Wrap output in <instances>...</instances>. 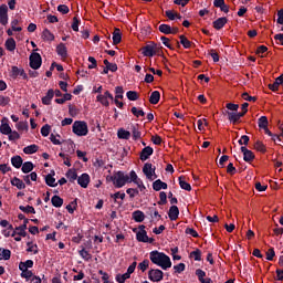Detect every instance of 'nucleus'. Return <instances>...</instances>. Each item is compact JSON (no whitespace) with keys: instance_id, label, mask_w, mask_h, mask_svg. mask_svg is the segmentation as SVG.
Instances as JSON below:
<instances>
[{"instance_id":"e433bc0d","label":"nucleus","mask_w":283,"mask_h":283,"mask_svg":"<svg viewBox=\"0 0 283 283\" xmlns=\"http://www.w3.org/2000/svg\"><path fill=\"white\" fill-rule=\"evenodd\" d=\"M254 149L261 154H266V146L261 140H256L254 144Z\"/></svg>"},{"instance_id":"9b49d317","label":"nucleus","mask_w":283,"mask_h":283,"mask_svg":"<svg viewBox=\"0 0 283 283\" xmlns=\"http://www.w3.org/2000/svg\"><path fill=\"white\" fill-rule=\"evenodd\" d=\"M241 151L243 153L244 163H253V160H255V154H253L252 150H249L247 146H242Z\"/></svg>"},{"instance_id":"f3484780","label":"nucleus","mask_w":283,"mask_h":283,"mask_svg":"<svg viewBox=\"0 0 283 283\" xmlns=\"http://www.w3.org/2000/svg\"><path fill=\"white\" fill-rule=\"evenodd\" d=\"M11 165L15 169H21L23 167V158L19 155L11 157Z\"/></svg>"},{"instance_id":"603ef678","label":"nucleus","mask_w":283,"mask_h":283,"mask_svg":"<svg viewBox=\"0 0 283 283\" xmlns=\"http://www.w3.org/2000/svg\"><path fill=\"white\" fill-rule=\"evenodd\" d=\"M132 114L136 116V118H140V116H145V112L143 108H137L136 106H133L130 109Z\"/></svg>"},{"instance_id":"ea45409f","label":"nucleus","mask_w":283,"mask_h":283,"mask_svg":"<svg viewBox=\"0 0 283 283\" xmlns=\"http://www.w3.org/2000/svg\"><path fill=\"white\" fill-rule=\"evenodd\" d=\"M258 125L260 129H266V127H269V118H266V116H261L259 118Z\"/></svg>"},{"instance_id":"8fccbe9b","label":"nucleus","mask_w":283,"mask_h":283,"mask_svg":"<svg viewBox=\"0 0 283 283\" xmlns=\"http://www.w3.org/2000/svg\"><path fill=\"white\" fill-rule=\"evenodd\" d=\"M129 277H132V276L126 272V273H124V274H117L116 277H115V280H116V282H118V283H125L126 280H129Z\"/></svg>"},{"instance_id":"6e6d98bb","label":"nucleus","mask_w":283,"mask_h":283,"mask_svg":"<svg viewBox=\"0 0 283 283\" xmlns=\"http://www.w3.org/2000/svg\"><path fill=\"white\" fill-rule=\"evenodd\" d=\"M126 96L128 101H138V93L136 91H128Z\"/></svg>"},{"instance_id":"39448f33","label":"nucleus","mask_w":283,"mask_h":283,"mask_svg":"<svg viewBox=\"0 0 283 283\" xmlns=\"http://www.w3.org/2000/svg\"><path fill=\"white\" fill-rule=\"evenodd\" d=\"M143 174L146 176L148 180H156L158 175H156V167L154 165L146 163L143 167Z\"/></svg>"},{"instance_id":"2eb2a0df","label":"nucleus","mask_w":283,"mask_h":283,"mask_svg":"<svg viewBox=\"0 0 283 283\" xmlns=\"http://www.w3.org/2000/svg\"><path fill=\"white\" fill-rule=\"evenodd\" d=\"M28 222H30V219H24L23 224L15 228V231H18V235H22V238H25L28 235L27 229H28Z\"/></svg>"},{"instance_id":"4c0bfd02","label":"nucleus","mask_w":283,"mask_h":283,"mask_svg":"<svg viewBox=\"0 0 283 283\" xmlns=\"http://www.w3.org/2000/svg\"><path fill=\"white\" fill-rule=\"evenodd\" d=\"M190 258H193L195 262H200L202 260V251H200V249H197L190 252Z\"/></svg>"},{"instance_id":"72a5a7b5","label":"nucleus","mask_w":283,"mask_h":283,"mask_svg":"<svg viewBox=\"0 0 283 283\" xmlns=\"http://www.w3.org/2000/svg\"><path fill=\"white\" fill-rule=\"evenodd\" d=\"M56 179L52 176V174H49L45 176V184L48 187H59V184H55Z\"/></svg>"},{"instance_id":"7c9ffc66","label":"nucleus","mask_w":283,"mask_h":283,"mask_svg":"<svg viewBox=\"0 0 283 283\" xmlns=\"http://www.w3.org/2000/svg\"><path fill=\"white\" fill-rule=\"evenodd\" d=\"M136 240L137 242H147L148 235L146 230H142L136 233Z\"/></svg>"},{"instance_id":"9d476101","label":"nucleus","mask_w":283,"mask_h":283,"mask_svg":"<svg viewBox=\"0 0 283 283\" xmlns=\"http://www.w3.org/2000/svg\"><path fill=\"white\" fill-rule=\"evenodd\" d=\"M133 140H140L143 138V127L138 124L130 125Z\"/></svg>"},{"instance_id":"6ab92c4d","label":"nucleus","mask_w":283,"mask_h":283,"mask_svg":"<svg viewBox=\"0 0 283 283\" xmlns=\"http://www.w3.org/2000/svg\"><path fill=\"white\" fill-rule=\"evenodd\" d=\"M52 98H54V90L50 88L46 92V95L42 97V104L43 105H52Z\"/></svg>"},{"instance_id":"bf43d9fd","label":"nucleus","mask_w":283,"mask_h":283,"mask_svg":"<svg viewBox=\"0 0 283 283\" xmlns=\"http://www.w3.org/2000/svg\"><path fill=\"white\" fill-rule=\"evenodd\" d=\"M157 205H160V206L167 205V192L161 191L159 193V201L157 202Z\"/></svg>"},{"instance_id":"dca6fc26","label":"nucleus","mask_w":283,"mask_h":283,"mask_svg":"<svg viewBox=\"0 0 283 283\" xmlns=\"http://www.w3.org/2000/svg\"><path fill=\"white\" fill-rule=\"evenodd\" d=\"M180 216L178 206H171L168 211L169 220L175 221Z\"/></svg>"},{"instance_id":"20e7f679","label":"nucleus","mask_w":283,"mask_h":283,"mask_svg":"<svg viewBox=\"0 0 283 283\" xmlns=\"http://www.w3.org/2000/svg\"><path fill=\"white\" fill-rule=\"evenodd\" d=\"M72 132L75 136H87V134H90V128H87L86 122L76 120L72 126Z\"/></svg>"},{"instance_id":"a211bd4d","label":"nucleus","mask_w":283,"mask_h":283,"mask_svg":"<svg viewBox=\"0 0 283 283\" xmlns=\"http://www.w3.org/2000/svg\"><path fill=\"white\" fill-rule=\"evenodd\" d=\"M229 20L224 17L217 19L216 21L212 22V25L214 30H222L224 28V24L228 23Z\"/></svg>"},{"instance_id":"2f4dec72","label":"nucleus","mask_w":283,"mask_h":283,"mask_svg":"<svg viewBox=\"0 0 283 283\" xmlns=\"http://www.w3.org/2000/svg\"><path fill=\"white\" fill-rule=\"evenodd\" d=\"M179 186L185 190V191H191V185L185 180V176L179 177Z\"/></svg>"},{"instance_id":"cd10ccee","label":"nucleus","mask_w":283,"mask_h":283,"mask_svg":"<svg viewBox=\"0 0 283 283\" xmlns=\"http://www.w3.org/2000/svg\"><path fill=\"white\" fill-rule=\"evenodd\" d=\"M34 169V164L32 161H25L22 164L21 171L22 174H30V171H33Z\"/></svg>"},{"instance_id":"a18cd8bd","label":"nucleus","mask_w":283,"mask_h":283,"mask_svg":"<svg viewBox=\"0 0 283 283\" xmlns=\"http://www.w3.org/2000/svg\"><path fill=\"white\" fill-rule=\"evenodd\" d=\"M158 30L161 34H171V25L169 24H160Z\"/></svg>"},{"instance_id":"774afa93","label":"nucleus","mask_w":283,"mask_h":283,"mask_svg":"<svg viewBox=\"0 0 283 283\" xmlns=\"http://www.w3.org/2000/svg\"><path fill=\"white\" fill-rule=\"evenodd\" d=\"M277 20H276V23H279V25H283V9H280L277 11Z\"/></svg>"},{"instance_id":"0eeeda50","label":"nucleus","mask_w":283,"mask_h":283,"mask_svg":"<svg viewBox=\"0 0 283 283\" xmlns=\"http://www.w3.org/2000/svg\"><path fill=\"white\" fill-rule=\"evenodd\" d=\"M29 61H30V67L32 70H39L43 63V59L41 57V54L36 52L31 53Z\"/></svg>"},{"instance_id":"4468645a","label":"nucleus","mask_w":283,"mask_h":283,"mask_svg":"<svg viewBox=\"0 0 283 283\" xmlns=\"http://www.w3.org/2000/svg\"><path fill=\"white\" fill-rule=\"evenodd\" d=\"M56 54L61 56V59H67V46H65V43L57 44Z\"/></svg>"},{"instance_id":"de8ad7c7","label":"nucleus","mask_w":283,"mask_h":283,"mask_svg":"<svg viewBox=\"0 0 283 283\" xmlns=\"http://www.w3.org/2000/svg\"><path fill=\"white\" fill-rule=\"evenodd\" d=\"M19 209L23 213H36V210L32 206H19Z\"/></svg>"},{"instance_id":"ddd939ff","label":"nucleus","mask_w":283,"mask_h":283,"mask_svg":"<svg viewBox=\"0 0 283 283\" xmlns=\"http://www.w3.org/2000/svg\"><path fill=\"white\" fill-rule=\"evenodd\" d=\"M154 155V148H151L150 146H146L145 148L142 149L139 158L143 163H145V160H149V156Z\"/></svg>"},{"instance_id":"c03bdc74","label":"nucleus","mask_w":283,"mask_h":283,"mask_svg":"<svg viewBox=\"0 0 283 283\" xmlns=\"http://www.w3.org/2000/svg\"><path fill=\"white\" fill-rule=\"evenodd\" d=\"M195 274L197 275L199 282H201V283L207 280V279H205V277H207V272H205V271L201 270V269H197L196 272H195Z\"/></svg>"},{"instance_id":"f03ea898","label":"nucleus","mask_w":283,"mask_h":283,"mask_svg":"<svg viewBox=\"0 0 283 283\" xmlns=\"http://www.w3.org/2000/svg\"><path fill=\"white\" fill-rule=\"evenodd\" d=\"M106 180L113 182L115 189H123L125 185L129 184V175L123 170L115 171L113 176H107Z\"/></svg>"},{"instance_id":"5701e85b","label":"nucleus","mask_w":283,"mask_h":283,"mask_svg":"<svg viewBox=\"0 0 283 283\" xmlns=\"http://www.w3.org/2000/svg\"><path fill=\"white\" fill-rule=\"evenodd\" d=\"M11 185L12 187H17V189H25V182L18 177L11 179Z\"/></svg>"},{"instance_id":"4d7b16f0","label":"nucleus","mask_w":283,"mask_h":283,"mask_svg":"<svg viewBox=\"0 0 283 283\" xmlns=\"http://www.w3.org/2000/svg\"><path fill=\"white\" fill-rule=\"evenodd\" d=\"M15 127L18 132H25L28 130V122H19Z\"/></svg>"},{"instance_id":"aec40b11","label":"nucleus","mask_w":283,"mask_h":283,"mask_svg":"<svg viewBox=\"0 0 283 283\" xmlns=\"http://www.w3.org/2000/svg\"><path fill=\"white\" fill-rule=\"evenodd\" d=\"M167 182H164L160 179H157L153 182V189L154 191H160L161 189H167Z\"/></svg>"},{"instance_id":"f257e3e1","label":"nucleus","mask_w":283,"mask_h":283,"mask_svg":"<svg viewBox=\"0 0 283 283\" xmlns=\"http://www.w3.org/2000/svg\"><path fill=\"white\" fill-rule=\"evenodd\" d=\"M149 260L153 264L160 266L163 271H167V269H171V258L165 254L164 252H159L158 250L151 251L149 253Z\"/></svg>"},{"instance_id":"338daca9","label":"nucleus","mask_w":283,"mask_h":283,"mask_svg":"<svg viewBox=\"0 0 283 283\" xmlns=\"http://www.w3.org/2000/svg\"><path fill=\"white\" fill-rule=\"evenodd\" d=\"M249 140H251V138L247 135L241 136V138L238 140L239 145H249Z\"/></svg>"},{"instance_id":"c85d7f7f","label":"nucleus","mask_w":283,"mask_h":283,"mask_svg":"<svg viewBox=\"0 0 283 283\" xmlns=\"http://www.w3.org/2000/svg\"><path fill=\"white\" fill-rule=\"evenodd\" d=\"M38 151H39V146H36V144L29 145L23 148V153L27 155L36 154Z\"/></svg>"},{"instance_id":"b1692460","label":"nucleus","mask_w":283,"mask_h":283,"mask_svg":"<svg viewBox=\"0 0 283 283\" xmlns=\"http://www.w3.org/2000/svg\"><path fill=\"white\" fill-rule=\"evenodd\" d=\"M123 41V35L120 34V29H115L113 32V45H118Z\"/></svg>"},{"instance_id":"c9c22d12","label":"nucleus","mask_w":283,"mask_h":283,"mask_svg":"<svg viewBox=\"0 0 283 283\" xmlns=\"http://www.w3.org/2000/svg\"><path fill=\"white\" fill-rule=\"evenodd\" d=\"M66 178L70 182H74V180H78V174H76V170L69 169V171H66Z\"/></svg>"},{"instance_id":"5fc2aeb1","label":"nucleus","mask_w":283,"mask_h":283,"mask_svg":"<svg viewBox=\"0 0 283 283\" xmlns=\"http://www.w3.org/2000/svg\"><path fill=\"white\" fill-rule=\"evenodd\" d=\"M138 269L139 271H142L143 273L146 272L147 269H149V260L145 259L143 262H140L138 264Z\"/></svg>"},{"instance_id":"bb28decb","label":"nucleus","mask_w":283,"mask_h":283,"mask_svg":"<svg viewBox=\"0 0 283 283\" xmlns=\"http://www.w3.org/2000/svg\"><path fill=\"white\" fill-rule=\"evenodd\" d=\"M133 220H135V222H144L145 221V212H143L140 210L134 211Z\"/></svg>"},{"instance_id":"69168bd1","label":"nucleus","mask_w":283,"mask_h":283,"mask_svg":"<svg viewBox=\"0 0 283 283\" xmlns=\"http://www.w3.org/2000/svg\"><path fill=\"white\" fill-rule=\"evenodd\" d=\"M19 138H21V135L17 130H11L9 140H19Z\"/></svg>"},{"instance_id":"f704fd0d","label":"nucleus","mask_w":283,"mask_h":283,"mask_svg":"<svg viewBox=\"0 0 283 283\" xmlns=\"http://www.w3.org/2000/svg\"><path fill=\"white\" fill-rule=\"evenodd\" d=\"M0 132L4 136H9V134H12V128L10 127V124L4 123V124H1Z\"/></svg>"},{"instance_id":"412c9836","label":"nucleus","mask_w":283,"mask_h":283,"mask_svg":"<svg viewBox=\"0 0 283 283\" xmlns=\"http://www.w3.org/2000/svg\"><path fill=\"white\" fill-rule=\"evenodd\" d=\"M149 103H150V105H158V103H160V92L159 91H154L150 94Z\"/></svg>"},{"instance_id":"4be33fe9","label":"nucleus","mask_w":283,"mask_h":283,"mask_svg":"<svg viewBox=\"0 0 283 283\" xmlns=\"http://www.w3.org/2000/svg\"><path fill=\"white\" fill-rule=\"evenodd\" d=\"M117 136L122 140H129V138H132V133L129 130H125L124 128H119L117 132Z\"/></svg>"},{"instance_id":"7ed1b4c3","label":"nucleus","mask_w":283,"mask_h":283,"mask_svg":"<svg viewBox=\"0 0 283 283\" xmlns=\"http://www.w3.org/2000/svg\"><path fill=\"white\" fill-rule=\"evenodd\" d=\"M247 112H249V103L245 102L241 105L240 113H231L229 111H226V114L228 116V120L232 123V125H238V123H240V118L247 116Z\"/></svg>"},{"instance_id":"09e8293b","label":"nucleus","mask_w":283,"mask_h":283,"mask_svg":"<svg viewBox=\"0 0 283 283\" xmlns=\"http://www.w3.org/2000/svg\"><path fill=\"white\" fill-rule=\"evenodd\" d=\"M27 247H29L27 249L28 253H34V255H36V253H39V245L32 244V242H28Z\"/></svg>"},{"instance_id":"6e6552de","label":"nucleus","mask_w":283,"mask_h":283,"mask_svg":"<svg viewBox=\"0 0 283 283\" xmlns=\"http://www.w3.org/2000/svg\"><path fill=\"white\" fill-rule=\"evenodd\" d=\"M163 277H165V273L159 269H150L148 271V280L150 282H161Z\"/></svg>"},{"instance_id":"473e14b6","label":"nucleus","mask_w":283,"mask_h":283,"mask_svg":"<svg viewBox=\"0 0 283 283\" xmlns=\"http://www.w3.org/2000/svg\"><path fill=\"white\" fill-rule=\"evenodd\" d=\"M76 209H78V201L77 199L71 201L67 206H66V211L69 213H74V211H76Z\"/></svg>"},{"instance_id":"e2e57ef3","label":"nucleus","mask_w":283,"mask_h":283,"mask_svg":"<svg viewBox=\"0 0 283 283\" xmlns=\"http://www.w3.org/2000/svg\"><path fill=\"white\" fill-rule=\"evenodd\" d=\"M115 94H116V96H115V98H120V99H123V94H125V91L123 90V86H117L116 88H115Z\"/></svg>"},{"instance_id":"49530a36","label":"nucleus","mask_w":283,"mask_h":283,"mask_svg":"<svg viewBox=\"0 0 283 283\" xmlns=\"http://www.w3.org/2000/svg\"><path fill=\"white\" fill-rule=\"evenodd\" d=\"M0 251H2V253H0V260H10L12 252L8 249H1Z\"/></svg>"},{"instance_id":"a878e982","label":"nucleus","mask_w":283,"mask_h":283,"mask_svg":"<svg viewBox=\"0 0 283 283\" xmlns=\"http://www.w3.org/2000/svg\"><path fill=\"white\" fill-rule=\"evenodd\" d=\"M34 266V261L32 260H27L25 262H20L19 263V269L20 271H28V269H32Z\"/></svg>"},{"instance_id":"3c124183","label":"nucleus","mask_w":283,"mask_h":283,"mask_svg":"<svg viewBox=\"0 0 283 283\" xmlns=\"http://www.w3.org/2000/svg\"><path fill=\"white\" fill-rule=\"evenodd\" d=\"M226 107H227L228 112L234 113V114H238V109H240V105L233 104V103H228L226 105Z\"/></svg>"},{"instance_id":"423d86ee","label":"nucleus","mask_w":283,"mask_h":283,"mask_svg":"<svg viewBox=\"0 0 283 283\" xmlns=\"http://www.w3.org/2000/svg\"><path fill=\"white\" fill-rule=\"evenodd\" d=\"M160 48H158V44L156 43H151V44H147L144 48H142V54L144 56H155V54H158Z\"/></svg>"},{"instance_id":"58836bf2","label":"nucleus","mask_w":283,"mask_h":283,"mask_svg":"<svg viewBox=\"0 0 283 283\" xmlns=\"http://www.w3.org/2000/svg\"><path fill=\"white\" fill-rule=\"evenodd\" d=\"M78 254L83 260H85V262H90V260H92V254H90L85 248H82V250L78 251Z\"/></svg>"},{"instance_id":"79ce46f5","label":"nucleus","mask_w":283,"mask_h":283,"mask_svg":"<svg viewBox=\"0 0 283 283\" xmlns=\"http://www.w3.org/2000/svg\"><path fill=\"white\" fill-rule=\"evenodd\" d=\"M96 101L97 103H101V105H103L104 107H109V101L106 99L105 95L98 94L96 96Z\"/></svg>"},{"instance_id":"a19ab883","label":"nucleus","mask_w":283,"mask_h":283,"mask_svg":"<svg viewBox=\"0 0 283 283\" xmlns=\"http://www.w3.org/2000/svg\"><path fill=\"white\" fill-rule=\"evenodd\" d=\"M180 43L185 48V50H189L191 48V41L187 39L185 35H179Z\"/></svg>"},{"instance_id":"1a4fd4ad","label":"nucleus","mask_w":283,"mask_h":283,"mask_svg":"<svg viewBox=\"0 0 283 283\" xmlns=\"http://www.w3.org/2000/svg\"><path fill=\"white\" fill-rule=\"evenodd\" d=\"M11 78H17L21 76L23 81H28V73H25V70L19 69V66H12L11 67V73H10Z\"/></svg>"},{"instance_id":"13d9d810","label":"nucleus","mask_w":283,"mask_h":283,"mask_svg":"<svg viewBox=\"0 0 283 283\" xmlns=\"http://www.w3.org/2000/svg\"><path fill=\"white\" fill-rule=\"evenodd\" d=\"M125 192H120V191H117L113 195H111V198H113L114 202H118V198H120V200H123L125 198Z\"/></svg>"},{"instance_id":"393cba45","label":"nucleus","mask_w":283,"mask_h":283,"mask_svg":"<svg viewBox=\"0 0 283 283\" xmlns=\"http://www.w3.org/2000/svg\"><path fill=\"white\" fill-rule=\"evenodd\" d=\"M4 45L9 52H14V50H17V41H14L13 38H9Z\"/></svg>"},{"instance_id":"0e129e2a","label":"nucleus","mask_w":283,"mask_h":283,"mask_svg":"<svg viewBox=\"0 0 283 283\" xmlns=\"http://www.w3.org/2000/svg\"><path fill=\"white\" fill-rule=\"evenodd\" d=\"M187 269V265L185 263H179L177 265H174L175 273H182Z\"/></svg>"},{"instance_id":"680f3d73","label":"nucleus","mask_w":283,"mask_h":283,"mask_svg":"<svg viewBox=\"0 0 283 283\" xmlns=\"http://www.w3.org/2000/svg\"><path fill=\"white\" fill-rule=\"evenodd\" d=\"M274 258H275V249L270 248L266 252V260H269V262H273Z\"/></svg>"},{"instance_id":"f8f14e48","label":"nucleus","mask_w":283,"mask_h":283,"mask_svg":"<svg viewBox=\"0 0 283 283\" xmlns=\"http://www.w3.org/2000/svg\"><path fill=\"white\" fill-rule=\"evenodd\" d=\"M90 175L87 172L82 174L80 177H77V185L82 187V189H87V186L90 185Z\"/></svg>"},{"instance_id":"37998d69","label":"nucleus","mask_w":283,"mask_h":283,"mask_svg":"<svg viewBox=\"0 0 283 283\" xmlns=\"http://www.w3.org/2000/svg\"><path fill=\"white\" fill-rule=\"evenodd\" d=\"M42 39L44 41H54V35L52 34V32L50 30L44 29L43 33H42Z\"/></svg>"},{"instance_id":"c756f323","label":"nucleus","mask_w":283,"mask_h":283,"mask_svg":"<svg viewBox=\"0 0 283 283\" xmlns=\"http://www.w3.org/2000/svg\"><path fill=\"white\" fill-rule=\"evenodd\" d=\"M51 203L56 208L63 207V198L59 197L57 195L51 198Z\"/></svg>"},{"instance_id":"052dcab7","label":"nucleus","mask_w":283,"mask_h":283,"mask_svg":"<svg viewBox=\"0 0 283 283\" xmlns=\"http://www.w3.org/2000/svg\"><path fill=\"white\" fill-rule=\"evenodd\" d=\"M57 12H61V14H69L70 7H67V4H60L57 6Z\"/></svg>"},{"instance_id":"864d4df0","label":"nucleus","mask_w":283,"mask_h":283,"mask_svg":"<svg viewBox=\"0 0 283 283\" xmlns=\"http://www.w3.org/2000/svg\"><path fill=\"white\" fill-rule=\"evenodd\" d=\"M50 129H52V126H50V124H45L44 126H42L41 128V135L44 138H48V136H50Z\"/></svg>"}]
</instances>
